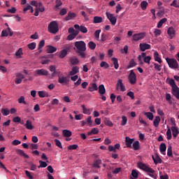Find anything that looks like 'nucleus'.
<instances>
[{"label": "nucleus", "mask_w": 179, "mask_h": 179, "mask_svg": "<svg viewBox=\"0 0 179 179\" xmlns=\"http://www.w3.org/2000/svg\"><path fill=\"white\" fill-rule=\"evenodd\" d=\"M58 82L61 83V85L68 83V78L64 76L63 75L58 76Z\"/></svg>", "instance_id": "13"}, {"label": "nucleus", "mask_w": 179, "mask_h": 179, "mask_svg": "<svg viewBox=\"0 0 179 179\" xmlns=\"http://www.w3.org/2000/svg\"><path fill=\"white\" fill-rule=\"evenodd\" d=\"M29 5L31 6H35V8H38V1H31Z\"/></svg>", "instance_id": "59"}, {"label": "nucleus", "mask_w": 179, "mask_h": 179, "mask_svg": "<svg viewBox=\"0 0 179 179\" xmlns=\"http://www.w3.org/2000/svg\"><path fill=\"white\" fill-rule=\"evenodd\" d=\"M55 8L56 9H59V6H62V1L61 0H56L55 1Z\"/></svg>", "instance_id": "57"}, {"label": "nucleus", "mask_w": 179, "mask_h": 179, "mask_svg": "<svg viewBox=\"0 0 179 179\" xmlns=\"http://www.w3.org/2000/svg\"><path fill=\"white\" fill-rule=\"evenodd\" d=\"M24 127H26L27 129H30V130H31V129H33V128H34V127L31 124V121H30V120L26 121V124H24Z\"/></svg>", "instance_id": "31"}, {"label": "nucleus", "mask_w": 179, "mask_h": 179, "mask_svg": "<svg viewBox=\"0 0 179 179\" xmlns=\"http://www.w3.org/2000/svg\"><path fill=\"white\" fill-rule=\"evenodd\" d=\"M48 30L52 34H57V33H58V31H59V28H58V23H57V21L51 22L48 27Z\"/></svg>", "instance_id": "3"}, {"label": "nucleus", "mask_w": 179, "mask_h": 179, "mask_svg": "<svg viewBox=\"0 0 179 179\" xmlns=\"http://www.w3.org/2000/svg\"><path fill=\"white\" fill-rule=\"evenodd\" d=\"M164 15V8H158V16H163Z\"/></svg>", "instance_id": "64"}, {"label": "nucleus", "mask_w": 179, "mask_h": 179, "mask_svg": "<svg viewBox=\"0 0 179 179\" xmlns=\"http://www.w3.org/2000/svg\"><path fill=\"white\" fill-rule=\"evenodd\" d=\"M129 82L131 85H135L136 83V74L134 72V70H131L128 76Z\"/></svg>", "instance_id": "5"}, {"label": "nucleus", "mask_w": 179, "mask_h": 179, "mask_svg": "<svg viewBox=\"0 0 179 179\" xmlns=\"http://www.w3.org/2000/svg\"><path fill=\"white\" fill-rule=\"evenodd\" d=\"M166 149H167V147L166 146V143H162L159 145V152L162 153V155H166Z\"/></svg>", "instance_id": "23"}, {"label": "nucleus", "mask_w": 179, "mask_h": 179, "mask_svg": "<svg viewBox=\"0 0 179 179\" xmlns=\"http://www.w3.org/2000/svg\"><path fill=\"white\" fill-rule=\"evenodd\" d=\"M101 22H103V17L99 16L94 17L93 23H101Z\"/></svg>", "instance_id": "35"}, {"label": "nucleus", "mask_w": 179, "mask_h": 179, "mask_svg": "<svg viewBox=\"0 0 179 179\" xmlns=\"http://www.w3.org/2000/svg\"><path fill=\"white\" fill-rule=\"evenodd\" d=\"M49 69H50V72H52V78H55V76H57V75L58 74V72L57 71V69H56L55 66H54V65L50 66Z\"/></svg>", "instance_id": "18"}, {"label": "nucleus", "mask_w": 179, "mask_h": 179, "mask_svg": "<svg viewBox=\"0 0 179 179\" xmlns=\"http://www.w3.org/2000/svg\"><path fill=\"white\" fill-rule=\"evenodd\" d=\"M134 141H135V139L131 138L128 136L126 137L125 138V142H126L127 148H132V143H134Z\"/></svg>", "instance_id": "15"}, {"label": "nucleus", "mask_w": 179, "mask_h": 179, "mask_svg": "<svg viewBox=\"0 0 179 179\" xmlns=\"http://www.w3.org/2000/svg\"><path fill=\"white\" fill-rule=\"evenodd\" d=\"M103 122L105 125H107L108 127H113V122L110 121L109 118L105 117L103 119Z\"/></svg>", "instance_id": "37"}, {"label": "nucleus", "mask_w": 179, "mask_h": 179, "mask_svg": "<svg viewBox=\"0 0 179 179\" xmlns=\"http://www.w3.org/2000/svg\"><path fill=\"white\" fill-rule=\"evenodd\" d=\"M171 131H172V135H173V138H177V136H178V134H179L178 128L176 126H173L171 127Z\"/></svg>", "instance_id": "19"}, {"label": "nucleus", "mask_w": 179, "mask_h": 179, "mask_svg": "<svg viewBox=\"0 0 179 179\" xmlns=\"http://www.w3.org/2000/svg\"><path fill=\"white\" fill-rule=\"evenodd\" d=\"M122 169L121 168H116L113 171H112L113 174H118L119 173H121Z\"/></svg>", "instance_id": "62"}, {"label": "nucleus", "mask_w": 179, "mask_h": 179, "mask_svg": "<svg viewBox=\"0 0 179 179\" xmlns=\"http://www.w3.org/2000/svg\"><path fill=\"white\" fill-rule=\"evenodd\" d=\"M74 29H76L79 31H81V33H87V28H86V27L83 25L79 26V24H74Z\"/></svg>", "instance_id": "11"}, {"label": "nucleus", "mask_w": 179, "mask_h": 179, "mask_svg": "<svg viewBox=\"0 0 179 179\" xmlns=\"http://www.w3.org/2000/svg\"><path fill=\"white\" fill-rule=\"evenodd\" d=\"M98 89L99 94L103 95L106 94V87H104V85H99Z\"/></svg>", "instance_id": "32"}, {"label": "nucleus", "mask_w": 179, "mask_h": 179, "mask_svg": "<svg viewBox=\"0 0 179 179\" xmlns=\"http://www.w3.org/2000/svg\"><path fill=\"white\" fill-rule=\"evenodd\" d=\"M69 62L71 65H78L79 64V59L77 57H71L69 59Z\"/></svg>", "instance_id": "30"}, {"label": "nucleus", "mask_w": 179, "mask_h": 179, "mask_svg": "<svg viewBox=\"0 0 179 179\" xmlns=\"http://www.w3.org/2000/svg\"><path fill=\"white\" fill-rule=\"evenodd\" d=\"M172 94L175 96L179 100V87L178 86H176L173 88H172Z\"/></svg>", "instance_id": "21"}, {"label": "nucleus", "mask_w": 179, "mask_h": 179, "mask_svg": "<svg viewBox=\"0 0 179 179\" xmlns=\"http://www.w3.org/2000/svg\"><path fill=\"white\" fill-rule=\"evenodd\" d=\"M62 134L65 138H69L70 136H72V131L68 129H64L62 131Z\"/></svg>", "instance_id": "27"}, {"label": "nucleus", "mask_w": 179, "mask_h": 179, "mask_svg": "<svg viewBox=\"0 0 179 179\" xmlns=\"http://www.w3.org/2000/svg\"><path fill=\"white\" fill-rule=\"evenodd\" d=\"M1 113L4 117H6V115H9V114H10V110L8 108H1Z\"/></svg>", "instance_id": "33"}, {"label": "nucleus", "mask_w": 179, "mask_h": 179, "mask_svg": "<svg viewBox=\"0 0 179 179\" xmlns=\"http://www.w3.org/2000/svg\"><path fill=\"white\" fill-rule=\"evenodd\" d=\"M73 50H75L76 54L78 55V57L81 58H86V43L83 41H76L74 43Z\"/></svg>", "instance_id": "1"}, {"label": "nucleus", "mask_w": 179, "mask_h": 179, "mask_svg": "<svg viewBox=\"0 0 179 179\" xmlns=\"http://www.w3.org/2000/svg\"><path fill=\"white\" fill-rule=\"evenodd\" d=\"M29 167H30L31 171H36V170H37V165L31 162L29 163Z\"/></svg>", "instance_id": "52"}, {"label": "nucleus", "mask_w": 179, "mask_h": 179, "mask_svg": "<svg viewBox=\"0 0 179 179\" xmlns=\"http://www.w3.org/2000/svg\"><path fill=\"white\" fill-rule=\"evenodd\" d=\"M75 17H76V14L75 13L69 12L67 16L65 17V20H71V19H73Z\"/></svg>", "instance_id": "25"}, {"label": "nucleus", "mask_w": 179, "mask_h": 179, "mask_svg": "<svg viewBox=\"0 0 179 179\" xmlns=\"http://www.w3.org/2000/svg\"><path fill=\"white\" fill-rule=\"evenodd\" d=\"M97 134H99V129L93 128L91 131H88L87 135L88 136H92V135H97Z\"/></svg>", "instance_id": "28"}, {"label": "nucleus", "mask_w": 179, "mask_h": 179, "mask_svg": "<svg viewBox=\"0 0 179 179\" xmlns=\"http://www.w3.org/2000/svg\"><path fill=\"white\" fill-rule=\"evenodd\" d=\"M148 5H149V3H148V1H142L141 3V6L143 10H145L146 8L148 7Z\"/></svg>", "instance_id": "46"}, {"label": "nucleus", "mask_w": 179, "mask_h": 179, "mask_svg": "<svg viewBox=\"0 0 179 179\" xmlns=\"http://www.w3.org/2000/svg\"><path fill=\"white\" fill-rule=\"evenodd\" d=\"M48 76V71L45 69H38L34 72V76Z\"/></svg>", "instance_id": "8"}, {"label": "nucleus", "mask_w": 179, "mask_h": 179, "mask_svg": "<svg viewBox=\"0 0 179 179\" xmlns=\"http://www.w3.org/2000/svg\"><path fill=\"white\" fill-rule=\"evenodd\" d=\"M137 166L138 169H141V170H143V171H146L147 173H150L149 176L150 177H155V170H153L152 168L149 167L148 165L143 162H138L137 163Z\"/></svg>", "instance_id": "2"}, {"label": "nucleus", "mask_w": 179, "mask_h": 179, "mask_svg": "<svg viewBox=\"0 0 179 179\" xmlns=\"http://www.w3.org/2000/svg\"><path fill=\"white\" fill-rule=\"evenodd\" d=\"M16 78H15V83L17 85H20V83H22V80H23V79H24V76H23V74L22 73H17L16 75Z\"/></svg>", "instance_id": "14"}, {"label": "nucleus", "mask_w": 179, "mask_h": 179, "mask_svg": "<svg viewBox=\"0 0 179 179\" xmlns=\"http://www.w3.org/2000/svg\"><path fill=\"white\" fill-rule=\"evenodd\" d=\"M166 100L169 104H173V101L171 100V94L166 93Z\"/></svg>", "instance_id": "44"}, {"label": "nucleus", "mask_w": 179, "mask_h": 179, "mask_svg": "<svg viewBox=\"0 0 179 179\" xmlns=\"http://www.w3.org/2000/svg\"><path fill=\"white\" fill-rule=\"evenodd\" d=\"M106 15L108 20L110 22L111 25L115 26V24H117V17H115L113 14H111L108 12H106Z\"/></svg>", "instance_id": "6"}, {"label": "nucleus", "mask_w": 179, "mask_h": 179, "mask_svg": "<svg viewBox=\"0 0 179 179\" xmlns=\"http://www.w3.org/2000/svg\"><path fill=\"white\" fill-rule=\"evenodd\" d=\"M15 152L19 156H23V157H24L25 159H29V155L24 153V151H23V150L17 149Z\"/></svg>", "instance_id": "17"}, {"label": "nucleus", "mask_w": 179, "mask_h": 179, "mask_svg": "<svg viewBox=\"0 0 179 179\" xmlns=\"http://www.w3.org/2000/svg\"><path fill=\"white\" fill-rule=\"evenodd\" d=\"M166 136H167L166 138L168 139V141H170L173 138V136H171V129L169 128L167 129Z\"/></svg>", "instance_id": "45"}, {"label": "nucleus", "mask_w": 179, "mask_h": 179, "mask_svg": "<svg viewBox=\"0 0 179 179\" xmlns=\"http://www.w3.org/2000/svg\"><path fill=\"white\" fill-rule=\"evenodd\" d=\"M38 9L39 12H44L45 10L44 6H43V3L38 2Z\"/></svg>", "instance_id": "49"}, {"label": "nucleus", "mask_w": 179, "mask_h": 179, "mask_svg": "<svg viewBox=\"0 0 179 179\" xmlns=\"http://www.w3.org/2000/svg\"><path fill=\"white\" fill-rule=\"evenodd\" d=\"M111 61L113 62L115 69H118V68H120V64H118V59L112 57Z\"/></svg>", "instance_id": "29"}, {"label": "nucleus", "mask_w": 179, "mask_h": 179, "mask_svg": "<svg viewBox=\"0 0 179 179\" xmlns=\"http://www.w3.org/2000/svg\"><path fill=\"white\" fill-rule=\"evenodd\" d=\"M166 59L169 68H171V69H178L179 66L177 60L169 58H166Z\"/></svg>", "instance_id": "4"}, {"label": "nucleus", "mask_w": 179, "mask_h": 179, "mask_svg": "<svg viewBox=\"0 0 179 179\" xmlns=\"http://www.w3.org/2000/svg\"><path fill=\"white\" fill-rule=\"evenodd\" d=\"M171 6H174V8H179V1L173 0L172 3H171Z\"/></svg>", "instance_id": "55"}, {"label": "nucleus", "mask_w": 179, "mask_h": 179, "mask_svg": "<svg viewBox=\"0 0 179 179\" xmlns=\"http://www.w3.org/2000/svg\"><path fill=\"white\" fill-rule=\"evenodd\" d=\"M46 51L48 54H52V52H55V51H57V48L52 45H48Z\"/></svg>", "instance_id": "26"}, {"label": "nucleus", "mask_w": 179, "mask_h": 179, "mask_svg": "<svg viewBox=\"0 0 179 179\" xmlns=\"http://www.w3.org/2000/svg\"><path fill=\"white\" fill-rule=\"evenodd\" d=\"M145 36H146V34L145 32L135 34L132 36L133 37L132 40H133V41H139V40H142V39L145 38Z\"/></svg>", "instance_id": "7"}, {"label": "nucleus", "mask_w": 179, "mask_h": 179, "mask_svg": "<svg viewBox=\"0 0 179 179\" xmlns=\"http://www.w3.org/2000/svg\"><path fill=\"white\" fill-rule=\"evenodd\" d=\"M79 72V67L77 66H73L71 71L69 72L70 76H73V75H76Z\"/></svg>", "instance_id": "22"}, {"label": "nucleus", "mask_w": 179, "mask_h": 179, "mask_svg": "<svg viewBox=\"0 0 179 179\" xmlns=\"http://www.w3.org/2000/svg\"><path fill=\"white\" fill-rule=\"evenodd\" d=\"M38 94L39 97H41L43 99V98L45 97L47 94L44 91H39V92H38Z\"/></svg>", "instance_id": "61"}, {"label": "nucleus", "mask_w": 179, "mask_h": 179, "mask_svg": "<svg viewBox=\"0 0 179 179\" xmlns=\"http://www.w3.org/2000/svg\"><path fill=\"white\" fill-rule=\"evenodd\" d=\"M131 176H132V177H134V178H138V177H139V173H138V171L134 169L131 171Z\"/></svg>", "instance_id": "51"}, {"label": "nucleus", "mask_w": 179, "mask_h": 179, "mask_svg": "<svg viewBox=\"0 0 179 179\" xmlns=\"http://www.w3.org/2000/svg\"><path fill=\"white\" fill-rule=\"evenodd\" d=\"M152 157L155 164H157V152H155L154 155H152Z\"/></svg>", "instance_id": "63"}, {"label": "nucleus", "mask_w": 179, "mask_h": 179, "mask_svg": "<svg viewBox=\"0 0 179 179\" xmlns=\"http://www.w3.org/2000/svg\"><path fill=\"white\" fill-rule=\"evenodd\" d=\"M134 66H136V62H135V60L132 59L130 60L129 65L127 66V68L129 69V68H134Z\"/></svg>", "instance_id": "47"}, {"label": "nucleus", "mask_w": 179, "mask_h": 179, "mask_svg": "<svg viewBox=\"0 0 179 179\" xmlns=\"http://www.w3.org/2000/svg\"><path fill=\"white\" fill-rule=\"evenodd\" d=\"M167 22V18L164 17L162 18L157 24V27L160 28L162 27V26H163V24H164V23H166Z\"/></svg>", "instance_id": "39"}, {"label": "nucleus", "mask_w": 179, "mask_h": 179, "mask_svg": "<svg viewBox=\"0 0 179 179\" xmlns=\"http://www.w3.org/2000/svg\"><path fill=\"white\" fill-rule=\"evenodd\" d=\"M133 148L134 150H139V142L138 141L133 143Z\"/></svg>", "instance_id": "53"}, {"label": "nucleus", "mask_w": 179, "mask_h": 179, "mask_svg": "<svg viewBox=\"0 0 179 179\" xmlns=\"http://www.w3.org/2000/svg\"><path fill=\"white\" fill-rule=\"evenodd\" d=\"M88 90L89 92H94L96 90H99V87H97V85L96 83H92L90 84Z\"/></svg>", "instance_id": "24"}, {"label": "nucleus", "mask_w": 179, "mask_h": 179, "mask_svg": "<svg viewBox=\"0 0 179 179\" xmlns=\"http://www.w3.org/2000/svg\"><path fill=\"white\" fill-rule=\"evenodd\" d=\"M168 36L171 39L174 38L176 37V29L173 27H170L167 30Z\"/></svg>", "instance_id": "9"}, {"label": "nucleus", "mask_w": 179, "mask_h": 179, "mask_svg": "<svg viewBox=\"0 0 179 179\" xmlns=\"http://www.w3.org/2000/svg\"><path fill=\"white\" fill-rule=\"evenodd\" d=\"M100 33H101V29H98L94 32L95 38L97 40L100 38Z\"/></svg>", "instance_id": "58"}, {"label": "nucleus", "mask_w": 179, "mask_h": 179, "mask_svg": "<svg viewBox=\"0 0 179 179\" xmlns=\"http://www.w3.org/2000/svg\"><path fill=\"white\" fill-rule=\"evenodd\" d=\"M68 55V50L64 49L59 53V58H65Z\"/></svg>", "instance_id": "34"}, {"label": "nucleus", "mask_w": 179, "mask_h": 179, "mask_svg": "<svg viewBox=\"0 0 179 179\" xmlns=\"http://www.w3.org/2000/svg\"><path fill=\"white\" fill-rule=\"evenodd\" d=\"M158 114L160 117H157V123L160 122V120H162V122H164V113L162 110H158Z\"/></svg>", "instance_id": "20"}, {"label": "nucleus", "mask_w": 179, "mask_h": 179, "mask_svg": "<svg viewBox=\"0 0 179 179\" xmlns=\"http://www.w3.org/2000/svg\"><path fill=\"white\" fill-rule=\"evenodd\" d=\"M18 103L20 104H27V103L24 101V97L23 96H21L19 99H18Z\"/></svg>", "instance_id": "56"}, {"label": "nucleus", "mask_w": 179, "mask_h": 179, "mask_svg": "<svg viewBox=\"0 0 179 179\" xmlns=\"http://www.w3.org/2000/svg\"><path fill=\"white\" fill-rule=\"evenodd\" d=\"M144 115H145L146 117L148 118L150 121H152V120H153V117H155L153 115V113L150 112H145Z\"/></svg>", "instance_id": "38"}, {"label": "nucleus", "mask_w": 179, "mask_h": 179, "mask_svg": "<svg viewBox=\"0 0 179 179\" xmlns=\"http://www.w3.org/2000/svg\"><path fill=\"white\" fill-rule=\"evenodd\" d=\"M45 44V41L44 40H42L39 42L38 43V50H39V52H41L42 50H41V48H43V47H44Z\"/></svg>", "instance_id": "40"}, {"label": "nucleus", "mask_w": 179, "mask_h": 179, "mask_svg": "<svg viewBox=\"0 0 179 179\" xmlns=\"http://www.w3.org/2000/svg\"><path fill=\"white\" fill-rule=\"evenodd\" d=\"M88 47L90 48V50H95L96 49V43L93 41H90L88 43Z\"/></svg>", "instance_id": "48"}, {"label": "nucleus", "mask_w": 179, "mask_h": 179, "mask_svg": "<svg viewBox=\"0 0 179 179\" xmlns=\"http://www.w3.org/2000/svg\"><path fill=\"white\" fill-rule=\"evenodd\" d=\"M100 164H101V159H96L94 162V167L96 169H100Z\"/></svg>", "instance_id": "43"}, {"label": "nucleus", "mask_w": 179, "mask_h": 179, "mask_svg": "<svg viewBox=\"0 0 179 179\" xmlns=\"http://www.w3.org/2000/svg\"><path fill=\"white\" fill-rule=\"evenodd\" d=\"M85 122L89 127H92L93 124V121H92V116H89L87 118L85 119Z\"/></svg>", "instance_id": "42"}, {"label": "nucleus", "mask_w": 179, "mask_h": 179, "mask_svg": "<svg viewBox=\"0 0 179 179\" xmlns=\"http://www.w3.org/2000/svg\"><path fill=\"white\" fill-rule=\"evenodd\" d=\"M22 55H23V50L22 48H19V50L15 52L16 58H22Z\"/></svg>", "instance_id": "36"}, {"label": "nucleus", "mask_w": 179, "mask_h": 179, "mask_svg": "<svg viewBox=\"0 0 179 179\" xmlns=\"http://www.w3.org/2000/svg\"><path fill=\"white\" fill-rule=\"evenodd\" d=\"M116 89H117V90L120 89V92H125V90H126L125 86L124 85V83H122V79H119L117 80Z\"/></svg>", "instance_id": "10"}, {"label": "nucleus", "mask_w": 179, "mask_h": 179, "mask_svg": "<svg viewBox=\"0 0 179 179\" xmlns=\"http://www.w3.org/2000/svg\"><path fill=\"white\" fill-rule=\"evenodd\" d=\"M55 145L57 146V148H59L60 149H62V143H61V141L58 139L55 140Z\"/></svg>", "instance_id": "60"}, {"label": "nucleus", "mask_w": 179, "mask_h": 179, "mask_svg": "<svg viewBox=\"0 0 179 179\" xmlns=\"http://www.w3.org/2000/svg\"><path fill=\"white\" fill-rule=\"evenodd\" d=\"M167 156H169V157H171V156H173V148L171 145H169L167 148Z\"/></svg>", "instance_id": "41"}, {"label": "nucleus", "mask_w": 179, "mask_h": 179, "mask_svg": "<svg viewBox=\"0 0 179 179\" xmlns=\"http://www.w3.org/2000/svg\"><path fill=\"white\" fill-rule=\"evenodd\" d=\"M101 68H104V69H108V68H110V65L108 64L106 62H101L100 64Z\"/></svg>", "instance_id": "50"}, {"label": "nucleus", "mask_w": 179, "mask_h": 179, "mask_svg": "<svg viewBox=\"0 0 179 179\" xmlns=\"http://www.w3.org/2000/svg\"><path fill=\"white\" fill-rule=\"evenodd\" d=\"M27 47L29 50H35L36 47V43H31L27 45Z\"/></svg>", "instance_id": "54"}, {"label": "nucleus", "mask_w": 179, "mask_h": 179, "mask_svg": "<svg viewBox=\"0 0 179 179\" xmlns=\"http://www.w3.org/2000/svg\"><path fill=\"white\" fill-rule=\"evenodd\" d=\"M166 83H168V85H169L172 87V89L177 87L176 81H174V79L173 78H166Z\"/></svg>", "instance_id": "16"}, {"label": "nucleus", "mask_w": 179, "mask_h": 179, "mask_svg": "<svg viewBox=\"0 0 179 179\" xmlns=\"http://www.w3.org/2000/svg\"><path fill=\"white\" fill-rule=\"evenodd\" d=\"M139 47H140L141 51H143V52L146 51V50H150V48H151L150 44H148L145 43H140Z\"/></svg>", "instance_id": "12"}]
</instances>
